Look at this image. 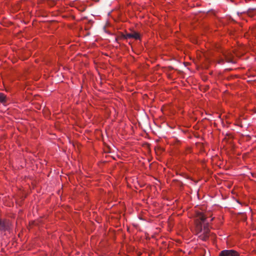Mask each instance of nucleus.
<instances>
[{
    "mask_svg": "<svg viewBox=\"0 0 256 256\" xmlns=\"http://www.w3.org/2000/svg\"><path fill=\"white\" fill-rule=\"evenodd\" d=\"M10 230V226L6 221L0 219V230L6 232Z\"/></svg>",
    "mask_w": 256,
    "mask_h": 256,
    "instance_id": "7ed1b4c3",
    "label": "nucleus"
},
{
    "mask_svg": "<svg viewBox=\"0 0 256 256\" xmlns=\"http://www.w3.org/2000/svg\"><path fill=\"white\" fill-rule=\"evenodd\" d=\"M224 60L223 59H222L220 60V62H218L219 64H222L223 63V62H224Z\"/></svg>",
    "mask_w": 256,
    "mask_h": 256,
    "instance_id": "0eeeda50",
    "label": "nucleus"
},
{
    "mask_svg": "<svg viewBox=\"0 0 256 256\" xmlns=\"http://www.w3.org/2000/svg\"><path fill=\"white\" fill-rule=\"evenodd\" d=\"M5 100H6L5 95L2 93L0 92V102H3Z\"/></svg>",
    "mask_w": 256,
    "mask_h": 256,
    "instance_id": "423d86ee",
    "label": "nucleus"
},
{
    "mask_svg": "<svg viewBox=\"0 0 256 256\" xmlns=\"http://www.w3.org/2000/svg\"><path fill=\"white\" fill-rule=\"evenodd\" d=\"M124 38H133L136 40H138L140 38V36L138 33L134 32H132V33L126 34L124 36Z\"/></svg>",
    "mask_w": 256,
    "mask_h": 256,
    "instance_id": "39448f33",
    "label": "nucleus"
},
{
    "mask_svg": "<svg viewBox=\"0 0 256 256\" xmlns=\"http://www.w3.org/2000/svg\"><path fill=\"white\" fill-rule=\"evenodd\" d=\"M224 59L226 62L230 63H234L233 60V55L230 52H226L224 54Z\"/></svg>",
    "mask_w": 256,
    "mask_h": 256,
    "instance_id": "20e7f679",
    "label": "nucleus"
},
{
    "mask_svg": "<svg viewBox=\"0 0 256 256\" xmlns=\"http://www.w3.org/2000/svg\"><path fill=\"white\" fill-rule=\"evenodd\" d=\"M239 253L234 250H224L221 251L218 256H239Z\"/></svg>",
    "mask_w": 256,
    "mask_h": 256,
    "instance_id": "f03ea898",
    "label": "nucleus"
},
{
    "mask_svg": "<svg viewBox=\"0 0 256 256\" xmlns=\"http://www.w3.org/2000/svg\"><path fill=\"white\" fill-rule=\"evenodd\" d=\"M195 230L197 234H200V238L206 240L209 236L210 227L206 222V218L201 212H198L195 218Z\"/></svg>",
    "mask_w": 256,
    "mask_h": 256,
    "instance_id": "f257e3e1",
    "label": "nucleus"
}]
</instances>
